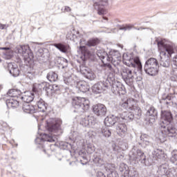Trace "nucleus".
<instances>
[{"label":"nucleus","instance_id":"1","mask_svg":"<svg viewBox=\"0 0 177 177\" xmlns=\"http://www.w3.org/2000/svg\"><path fill=\"white\" fill-rule=\"evenodd\" d=\"M172 113L169 111H162L160 127L162 135L165 138L166 136H169L171 138L175 136L176 133V129L172 125Z\"/></svg>","mask_w":177,"mask_h":177},{"label":"nucleus","instance_id":"2","mask_svg":"<svg viewBox=\"0 0 177 177\" xmlns=\"http://www.w3.org/2000/svg\"><path fill=\"white\" fill-rule=\"evenodd\" d=\"M160 50V64L162 67H169V57L174 53V47L164 41H158Z\"/></svg>","mask_w":177,"mask_h":177},{"label":"nucleus","instance_id":"3","mask_svg":"<svg viewBox=\"0 0 177 177\" xmlns=\"http://www.w3.org/2000/svg\"><path fill=\"white\" fill-rule=\"evenodd\" d=\"M97 56L102 60V63H115L121 60V54L118 50H113L109 53V55L103 49L97 50Z\"/></svg>","mask_w":177,"mask_h":177},{"label":"nucleus","instance_id":"4","mask_svg":"<svg viewBox=\"0 0 177 177\" xmlns=\"http://www.w3.org/2000/svg\"><path fill=\"white\" fill-rule=\"evenodd\" d=\"M72 105L75 109L74 113L81 114L89 109V100L85 97H76L73 99Z\"/></svg>","mask_w":177,"mask_h":177},{"label":"nucleus","instance_id":"5","mask_svg":"<svg viewBox=\"0 0 177 177\" xmlns=\"http://www.w3.org/2000/svg\"><path fill=\"white\" fill-rule=\"evenodd\" d=\"M15 52L22 57L27 66L32 62V54L30 53V46L28 45H21L17 46Z\"/></svg>","mask_w":177,"mask_h":177},{"label":"nucleus","instance_id":"6","mask_svg":"<svg viewBox=\"0 0 177 177\" xmlns=\"http://www.w3.org/2000/svg\"><path fill=\"white\" fill-rule=\"evenodd\" d=\"M145 71L149 75H157L158 73V61L156 58H149L145 62Z\"/></svg>","mask_w":177,"mask_h":177},{"label":"nucleus","instance_id":"7","mask_svg":"<svg viewBox=\"0 0 177 177\" xmlns=\"http://www.w3.org/2000/svg\"><path fill=\"white\" fill-rule=\"evenodd\" d=\"M158 174L159 177H175L176 173L175 169H169L168 164H163L158 167Z\"/></svg>","mask_w":177,"mask_h":177},{"label":"nucleus","instance_id":"8","mask_svg":"<svg viewBox=\"0 0 177 177\" xmlns=\"http://www.w3.org/2000/svg\"><path fill=\"white\" fill-rule=\"evenodd\" d=\"M130 157L132 160L139 161L143 165H147L146 155L140 149H133L130 153Z\"/></svg>","mask_w":177,"mask_h":177},{"label":"nucleus","instance_id":"9","mask_svg":"<svg viewBox=\"0 0 177 177\" xmlns=\"http://www.w3.org/2000/svg\"><path fill=\"white\" fill-rule=\"evenodd\" d=\"M121 75L124 81L127 84V85H132L133 83V80H135V73L132 69L129 68H124L122 69Z\"/></svg>","mask_w":177,"mask_h":177},{"label":"nucleus","instance_id":"10","mask_svg":"<svg viewBox=\"0 0 177 177\" xmlns=\"http://www.w3.org/2000/svg\"><path fill=\"white\" fill-rule=\"evenodd\" d=\"M108 0H93V7L97 10L98 15L104 16L107 10L103 6H107Z\"/></svg>","mask_w":177,"mask_h":177},{"label":"nucleus","instance_id":"11","mask_svg":"<svg viewBox=\"0 0 177 177\" xmlns=\"http://www.w3.org/2000/svg\"><path fill=\"white\" fill-rule=\"evenodd\" d=\"M107 89H109V80L97 82L92 86V91L95 95L103 93Z\"/></svg>","mask_w":177,"mask_h":177},{"label":"nucleus","instance_id":"12","mask_svg":"<svg viewBox=\"0 0 177 177\" xmlns=\"http://www.w3.org/2000/svg\"><path fill=\"white\" fill-rule=\"evenodd\" d=\"M124 60H126L127 62V64L129 67H133V68H138L139 71L142 70V62H140V59L139 57L135 58H127V55H123Z\"/></svg>","mask_w":177,"mask_h":177},{"label":"nucleus","instance_id":"13","mask_svg":"<svg viewBox=\"0 0 177 177\" xmlns=\"http://www.w3.org/2000/svg\"><path fill=\"white\" fill-rule=\"evenodd\" d=\"M96 124V118L93 116H88L80 120V125L86 128H93Z\"/></svg>","mask_w":177,"mask_h":177},{"label":"nucleus","instance_id":"14","mask_svg":"<svg viewBox=\"0 0 177 177\" xmlns=\"http://www.w3.org/2000/svg\"><path fill=\"white\" fill-rule=\"evenodd\" d=\"M93 111L96 115L103 117L106 115L107 113V108H106V106L104 104H98L93 106Z\"/></svg>","mask_w":177,"mask_h":177},{"label":"nucleus","instance_id":"15","mask_svg":"<svg viewBox=\"0 0 177 177\" xmlns=\"http://www.w3.org/2000/svg\"><path fill=\"white\" fill-rule=\"evenodd\" d=\"M125 88L122 86V84L118 82H114L112 83L111 91L115 95H125Z\"/></svg>","mask_w":177,"mask_h":177},{"label":"nucleus","instance_id":"16","mask_svg":"<svg viewBox=\"0 0 177 177\" xmlns=\"http://www.w3.org/2000/svg\"><path fill=\"white\" fill-rule=\"evenodd\" d=\"M120 171L124 172V177H139V174L136 170H129L128 165H122L120 167Z\"/></svg>","mask_w":177,"mask_h":177},{"label":"nucleus","instance_id":"17","mask_svg":"<svg viewBox=\"0 0 177 177\" xmlns=\"http://www.w3.org/2000/svg\"><path fill=\"white\" fill-rule=\"evenodd\" d=\"M156 115H157V110H156L154 106H150L147 111V118H146V121L149 124H153L156 121Z\"/></svg>","mask_w":177,"mask_h":177},{"label":"nucleus","instance_id":"18","mask_svg":"<svg viewBox=\"0 0 177 177\" xmlns=\"http://www.w3.org/2000/svg\"><path fill=\"white\" fill-rule=\"evenodd\" d=\"M139 145L142 146V147H149V146H153V142H151V138L147 134H142L140 136V140L139 142Z\"/></svg>","mask_w":177,"mask_h":177},{"label":"nucleus","instance_id":"19","mask_svg":"<svg viewBox=\"0 0 177 177\" xmlns=\"http://www.w3.org/2000/svg\"><path fill=\"white\" fill-rule=\"evenodd\" d=\"M60 128V124L57 123L55 119L47 120V129L48 132H56Z\"/></svg>","mask_w":177,"mask_h":177},{"label":"nucleus","instance_id":"20","mask_svg":"<svg viewBox=\"0 0 177 177\" xmlns=\"http://www.w3.org/2000/svg\"><path fill=\"white\" fill-rule=\"evenodd\" d=\"M8 68L10 74H11L12 77H19L20 69H19L17 64L10 62L8 64Z\"/></svg>","mask_w":177,"mask_h":177},{"label":"nucleus","instance_id":"21","mask_svg":"<svg viewBox=\"0 0 177 177\" xmlns=\"http://www.w3.org/2000/svg\"><path fill=\"white\" fill-rule=\"evenodd\" d=\"M127 124L123 123V122H118L116 125V132L119 136H125L127 134Z\"/></svg>","mask_w":177,"mask_h":177},{"label":"nucleus","instance_id":"22","mask_svg":"<svg viewBox=\"0 0 177 177\" xmlns=\"http://www.w3.org/2000/svg\"><path fill=\"white\" fill-rule=\"evenodd\" d=\"M120 121V118L112 115L111 116H108L104 119V124L106 127H111L115 124H118Z\"/></svg>","mask_w":177,"mask_h":177},{"label":"nucleus","instance_id":"23","mask_svg":"<svg viewBox=\"0 0 177 177\" xmlns=\"http://www.w3.org/2000/svg\"><path fill=\"white\" fill-rule=\"evenodd\" d=\"M134 115L132 112H123L120 118H119V122H128L133 120Z\"/></svg>","mask_w":177,"mask_h":177},{"label":"nucleus","instance_id":"24","mask_svg":"<svg viewBox=\"0 0 177 177\" xmlns=\"http://www.w3.org/2000/svg\"><path fill=\"white\" fill-rule=\"evenodd\" d=\"M6 103L8 109H17L20 106V102L17 98H8L6 100Z\"/></svg>","mask_w":177,"mask_h":177},{"label":"nucleus","instance_id":"25","mask_svg":"<svg viewBox=\"0 0 177 177\" xmlns=\"http://www.w3.org/2000/svg\"><path fill=\"white\" fill-rule=\"evenodd\" d=\"M35 97V94L30 91L25 92V94L20 97L24 102V103H31Z\"/></svg>","mask_w":177,"mask_h":177},{"label":"nucleus","instance_id":"26","mask_svg":"<svg viewBox=\"0 0 177 177\" xmlns=\"http://www.w3.org/2000/svg\"><path fill=\"white\" fill-rule=\"evenodd\" d=\"M135 104V100L132 98L128 99L124 102L120 104L121 107L124 109L125 110H128L129 111H132V106Z\"/></svg>","mask_w":177,"mask_h":177},{"label":"nucleus","instance_id":"27","mask_svg":"<svg viewBox=\"0 0 177 177\" xmlns=\"http://www.w3.org/2000/svg\"><path fill=\"white\" fill-rule=\"evenodd\" d=\"M22 110L24 113H26L28 114H32V113H35V108L34 107V106L27 102L23 103Z\"/></svg>","mask_w":177,"mask_h":177},{"label":"nucleus","instance_id":"28","mask_svg":"<svg viewBox=\"0 0 177 177\" xmlns=\"http://www.w3.org/2000/svg\"><path fill=\"white\" fill-rule=\"evenodd\" d=\"M21 95V91L17 89H11L8 91L7 95L9 96L10 99H19Z\"/></svg>","mask_w":177,"mask_h":177},{"label":"nucleus","instance_id":"29","mask_svg":"<svg viewBox=\"0 0 177 177\" xmlns=\"http://www.w3.org/2000/svg\"><path fill=\"white\" fill-rule=\"evenodd\" d=\"M153 156L158 160H165L167 156L162 149H156L153 152Z\"/></svg>","mask_w":177,"mask_h":177},{"label":"nucleus","instance_id":"30","mask_svg":"<svg viewBox=\"0 0 177 177\" xmlns=\"http://www.w3.org/2000/svg\"><path fill=\"white\" fill-rule=\"evenodd\" d=\"M68 38H69L71 41H74V42H77L78 38H81L82 37L80 35V32L75 31L73 28V32L67 35Z\"/></svg>","mask_w":177,"mask_h":177},{"label":"nucleus","instance_id":"31","mask_svg":"<svg viewBox=\"0 0 177 177\" xmlns=\"http://www.w3.org/2000/svg\"><path fill=\"white\" fill-rule=\"evenodd\" d=\"M131 113L133 114V115L136 117L138 120L142 117V110L139 106H135V104H133V106H131Z\"/></svg>","mask_w":177,"mask_h":177},{"label":"nucleus","instance_id":"32","mask_svg":"<svg viewBox=\"0 0 177 177\" xmlns=\"http://www.w3.org/2000/svg\"><path fill=\"white\" fill-rule=\"evenodd\" d=\"M2 50H6L4 53V56L6 59H12L13 57V50H10L8 47L0 48Z\"/></svg>","mask_w":177,"mask_h":177},{"label":"nucleus","instance_id":"33","mask_svg":"<svg viewBox=\"0 0 177 177\" xmlns=\"http://www.w3.org/2000/svg\"><path fill=\"white\" fill-rule=\"evenodd\" d=\"M37 103L39 111H42L44 113L46 110V104H45V101L42 99H39L37 101Z\"/></svg>","mask_w":177,"mask_h":177},{"label":"nucleus","instance_id":"34","mask_svg":"<svg viewBox=\"0 0 177 177\" xmlns=\"http://www.w3.org/2000/svg\"><path fill=\"white\" fill-rule=\"evenodd\" d=\"M84 75L88 80H90V81H93V80L96 78V75L95 74V73L89 69L86 70Z\"/></svg>","mask_w":177,"mask_h":177},{"label":"nucleus","instance_id":"35","mask_svg":"<svg viewBox=\"0 0 177 177\" xmlns=\"http://www.w3.org/2000/svg\"><path fill=\"white\" fill-rule=\"evenodd\" d=\"M57 74L55 72H49L47 75V79L50 82H56V81H57Z\"/></svg>","mask_w":177,"mask_h":177},{"label":"nucleus","instance_id":"36","mask_svg":"<svg viewBox=\"0 0 177 177\" xmlns=\"http://www.w3.org/2000/svg\"><path fill=\"white\" fill-rule=\"evenodd\" d=\"M100 44V40L97 38L90 39L86 43V45L87 46H96V45H99Z\"/></svg>","mask_w":177,"mask_h":177},{"label":"nucleus","instance_id":"37","mask_svg":"<svg viewBox=\"0 0 177 177\" xmlns=\"http://www.w3.org/2000/svg\"><path fill=\"white\" fill-rule=\"evenodd\" d=\"M77 86H78L80 91H81V92L85 93V92H88V91H89V86L86 85V83H85V82L78 83Z\"/></svg>","mask_w":177,"mask_h":177},{"label":"nucleus","instance_id":"38","mask_svg":"<svg viewBox=\"0 0 177 177\" xmlns=\"http://www.w3.org/2000/svg\"><path fill=\"white\" fill-rule=\"evenodd\" d=\"M53 46L60 50V52H62V53H66L67 52V47L62 44H55Z\"/></svg>","mask_w":177,"mask_h":177},{"label":"nucleus","instance_id":"39","mask_svg":"<svg viewBox=\"0 0 177 177\" xmlns=\"http://www.w3.org/2000/svg\"><path fill=\"white\" fill-rule=\"evenodd\" d=\"M101 133H102L103 136H105V138H110V136H111V131L107 127H102L101 129Z\"/></svg>","mask_w":177,"mask_h":177},{"label":"nucleus","instance_id":"40","mask_svg":"<svg viewBox=\"0 0 177 177\" xmlns=\"http://www.w3.org/2000/svg\"><path fill=\"white\" fill-rule=\"evenodd\" d=\"M171 162L175 164L177 162V151L174 150L171 152V157L170 158Z\"/></svg>","mask_w":177,"mask_h":177},{"label":"nucleus","instance_id":"41","mask_svg":"<svg viewBox=\"0 0 177 177\" xmlns=\"http://www.w3.org/2000/svg\"><path fill=\"white\" fill-rule=\"evenodd\" d=\"M80 49L84 56H90L91 53L86 50V47L85 46H80Z\"/></svg>","mask_w":177,"mask_h":177},{"label":"nucleus","instance_id":"42","mask_svg":"<svg viewBox=\"0 0 177 177\" xmlns=\"http://www.w3.org/2000/svg\"><path fill=\"white\" fill-rule=\"evenodd\" d=\"M114 72H109V74L108 75L107 80L106 81H109V86H110V80L111 81H114Z\"/></svg>","mask_w":177,"mask_h":177},{"label":"nucleus","instance_id":"43","mask_svg":"<svg viewBox=\"0 0 177 177\" xmlns=\"http://www.w3.org/2000/svg\"><path fill=\"white\" fill-rule=\"evenodd\" d=\"M74 81V79L73 78V75H71L69 77H66L64 78V82L65 84H73V82Z\"/></svg>","mask_w":177,"mask_h":177},{"label":"nucleus","instance_id":"44","mask_svg":"<svg viewBox=\"0 0 177 177\" xmlns=\"http://www.w3.org/2000/svg\"><path fill=\"white\" fill-rule=\"evenodd\" d=\"M44 135H45V136H48V138L46 140V142H55L56 141V140L55 138H53V137H52V136H49L48 134H44Z\"/></svg>","mask_w":177,"mask_h":177},{"label":"nucleus","instance_id":"45","mask_svg":"<svg viewBox=\"0 0 177 177\" xmlns=\"http://www.w3.org/2000/svg\"><path fill=\"white\" fill-rule=\"evenodd\" d=\"M106 68L111 72V73H114V68H113V66H111V64H106Z\"/></svg>","mask_w":177,"mask_h":177},{"label":"nucleus","instance_id":"46","mask_svg":"<svg viewBox=\"0 0 177 177\" xmlns=\"http://www.w3.org/2000/svg\"><path fill=\"white\" fill-rule=\"evenodd\" d=\"M9 27L8 24H0V30H6Z\"/></svg>","mask_w":177,"mask_h":177},{"label":"nucleus","instance_id":"47","mask_svg":"<svg viewBox=\"0 0 177 177\" xmlns=\"http://www.w3.org/2000/svg\"><path fill=\"white\" fill-rule=\"evenodd\" d=\"M87 151L89 154H92L95 151V149L92 148V147H88Z\"/></svg>","mask_w":177,"mask_h":177},{"label":"nucleus","instance_id":"48","mask_svg":"<svg viewBox=\"0 0 177 177\" xmlns=\"http://www.w3.org/2000/svg\"><path fill=\"white\" fill-rule=\"evenodd\" d=\"M51 89H53V91H59V88L57 87V85H56V84L53 85Z\"/></svg>","mask_w":177,"mask_h":177},{"label":"nucleus","instance_id":"49","mask_svg":"<svg viewBox=\"0 0 177 177\" xmlns=\"http://www.w3.org/2000/svg\"><path fill=\"white\" fill-rule=\"evenodd\" d=\"M64 12H71V8L68 6L64 8Z\"/></svg>","mask_w":177,"mask_h":177},{"label":"nucleus","instance_id":"50","mask_svg":"<svg viewBox=\"0 0 177 177\" xmlns=\"http://www.w3.org/2000/svg\"><path fill=\"white\" fill-rule=\"evenodd\" d=\"M126 29L127 30V31L132 30V26H129V25L126 26Z\"/></svg>","mask_w":177,"mask_h":177},{"label":"nucleus","instance_id":"51","mask_svg":"<svg viewBox=\"0 0 177 177\" xmlns=\"http://www.w3.org/2000/svg\"><path fill=\"white\" fill-rule=\"evenodd\" d=\"M98 175H100V177H106V176L104 175V174H103V172L100 171L98 173Z\"/></svg>","mask_w":177,"mask_h":177},{"label":"nucleus","instance_id":"52","mask_svg":"<svg viewBox=\"0 0 177 177\" xmlns=\"http://www.w3.org/2000/svg\"><path fill=\"white\" fill-rule=\"evenodd\" d=\"M120 30H122L123 31H127V26L121 27V28H120Z\"/></svg>","mask_w":177,"mask_h":177},{"label":"nucleus","instance_id":"53","mask_svg":"<svg viewBox=\"0 0 177 177\" xmlns=\"http://www.w3.org/2000/svg\"><path fill=\"white\" fill-rule=\"evenodd\" d=\"M166 100H172V97H171V96H167Z\"/></svg>","mask_w":177,"mask_h":177},{"label":"nucleus","instance_id":"54","mask_svg":"<svg viewBox=\"0 0 177 177\" xmlns=\"http://www.w3.org/2000/svg\"><path fill=\"white\" fill-rule=\"evenodd\" d=\"M136 30H143V28H135Z\"/></svg>","mask_w":177,"mask_h":177},{"label":"nucleus","instance_id":"55","mask_svg":"<svg viewBox=\"0 0 177 177\" xmlns=\"http://www.w3.org/2000/svg\"><path fill=\"white\" fill-rule=\"evenodd\" d=\"M80 44H82V39H80Z\"/></svg>","mask_w":177,"mask_h":177},{"label":"nucleus","instance_id":"56","mask_svg":"<svg viewBox=\"0 0 177 177\" xmlns=\"http://www.w3.org/2000/svg\"><path fill=\"white\" fill-rule=\"evenodd\" d=\"M103 19H104V20H108V19L106 18V17H103Z\"/></svg>","mask_w":177,"mask_h":177},{"label":"nucleus","instance_id":"57","mask_svg":"<svg viewBox=\"0 0 177 177\" xmlns=\"http://www.w3.org/2000/svg\"><path fill=\"white\" fill-rule=\"evenodd\" d=\"M1 62H2V60L0 59V63H1Z\"/></svg>","mask_w":177,"mask_h":177},{"label":"nucleus","instance_id":"58","mask_svg":"<svg viewBox=\"0 0 177 177\" xmlns=\"http://www.w3.org/2000/svg\"><path fill=\"white\" fill-rule=\"evenodd\" d=\"M46 91H48V89H47V88H46Z\"/></svg>","mask_w":177,"mask_h":177},{"label":"nucleus","instance_id":"59","mask_svg":"<svg viewBox=\"0 0 177 177\" xmlns=\"http://www.w3.org/2000/svg\"><path fill=\"white\" fill-rule=\"evenodd\" d=\"M43 85H45V84H43Z\"/></svg>","mask_w":177,"mask_h":177}]
</instances>
